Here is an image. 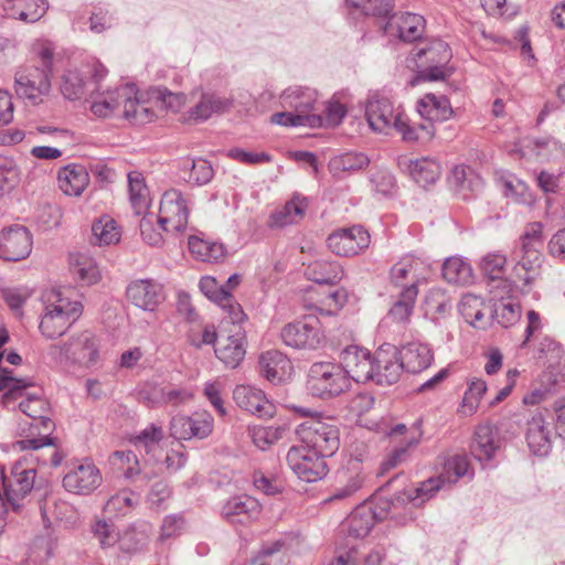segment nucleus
<instances>
[{"instance_id":"11","label":"nucleus","mask_w":565,"mask_h":565,"mask_svg":"<svg viewBox=\"0 0 565 565\" xmlns=\"http://www.w3.org/2000/svg\"><path fill=\"white\" fill-rule=\"evenodd\" d=\"M49 354L57 360L65 359L88 366L96 362L98 351L93 334L85 331L76 337H72L64 345H51Z\"/></svg>"},{"instance_id":"8","label":"nucleus","mask_w":565,"mask_h":565,"mask_svg":"<svg viewBox=\"0 0 565 565\" xmlns=\"http://www.w3.org/2000/svg\"><path fill=\"white\" fill-rule=\"evenodd\" d=\"M286 459L294 475L306 482L319 481L328 473L324 457L303 445L291 447Z\"/></svg>"},{"instance_id":"56","label":"nucleus","mask_w":565,"mask_h":565,"mask_svg":"<svg viewBox=\"0 0 565 565\" xmlns=\"http://www.w3.org/2000/svg\"><path fill=\"white\" fill-rule=\"evenodd\" d=\"M307 209V198L298 192H295L285 203V225L298 224L301 220H303Z\"/></svg>"},{"instance_id":"29","label":"nucleus","mask_w":565,"mask_h":565,"mask_svg":"<svg viewBox=\"0 0 565 565\" xmlns=\"http://www.w3.org/2000/svg\"><path fill=\"white\" fill-rule=\"evenodd\" d=\"M418 111L426 120L424 124H430L434 128L433 121H445L452 115L450 102L445 96H436L434 94H426L418 102Z\"/></svg>"},{"instance_id":"9","label":"nucleus","mask_w":565,"mask_h":565,"mask_svg":"<svg viewBox=\"0 0 565 565\" xmlns=\"http://www.w3.org/2000/svg\"><path fill=\"white\" fill-rule=\"evenodd\" d=\"M241 323L223 319L222 326L232 324V328L226 334L220 335V340L214 347L216 358L230 369H236L246 354V333Z\"/></svg>"},{"instance_id":"20","label":"nucleus","mask_w":565,"mask_h":565,"mask_svg":"<svg viewBox=\"0 0 565 565\" xmlns=\"http://www.w3.org/2000/svg\"><path fill=\"white\" fill-rule=\"evenodd\" d=\"M102 483V475L93 463H82L67 472L63 478V487L75 494H89Z\"/></svg>"},{"instance_id":"61","label":"nucleus","mask_w":565,"mask_h":565,"mask_svg":"<svg viewBox=\"0 0 565 565\" xmlns=\"http://www.w3.org/2000/svg\"><path fill=\"white\" fill-rule=\"evenodd\" d=\"M348 301V292L343 288L328 292L319 302L316 305L317 309L326 312L327 315H333L338 312Z\"/></svg>"},{"instance_id":"43","label":"nucleus","mask_w":565,"mask_h":565,"mask_svg":"<svg viewBox=\"0 0 565 565\" xmlns=\"http://www.w3.org/2000/svg\"><path fill=\"white\" fill-rule=\"evenodd\" d=\"M47 10L45 0H14L12 7V17L33 23L39 21Z\"/></svg>"},{"instance_id":"24","label":"nucleus","mask_w":565,"mask_h":565,"mask_svg":"<svg viewBox=\"0 0 565 565\" xmlns=\"http://www.w3.org/2000/svg\"><path fill=\"white\" fill-rule=\"evenodd\" d=\"M311 318L288 323L285 327V345L296 349H313L319 343L318 330Z\"/></svg>"},{"instance_id":"12","label":"nucleus","mask_w":565,"mask_h":565,"mask_svg":"<svg viewBox=\"0 0 565 565\" xmlns=\"http://www.w3.org/2000/svg\"><path fill=\"white\" fill-rule=\"evenodd\" d=\"M340 364L348 379L358 383L372 381L375 370V354L359 347H348L340 354Z\"/></svg>"},{"instance_id":"62","label":"nucleus","mask_w":565,"mask_h":565,"mask_svg":"<svg viewBox=\"0 0 565 565\" xmlns=\"http://www.w3.org/2000/svg\"><path fill=\"white\" fill-rule=\"evenodd\" d=\"M507 258L502 254H488L482 257L480 267L482 273L491 280L503 276Z\"/></svg>"},{"instance_id":"19","label":"nucleus","mask_w":565,"mask_h":565,"mask_svg":"<svg viewBox=\"0 0 565 565\" xmlns=\"http://www.w3.org/2000/svg\"><path fill=\"white\" fill-rule=\"evenodd\" d=\"M233 398L239 408L259 418H270L276 412L275 405L266 398L264 392L250 385H237Z\"/></svg>"},{"instance_id":"37","label":"nucleus","mask_w":565,"mask_h":565,"mask_svg":"<svg viewBox=\"0 0 565 565\" xmlns=\"http://www.w3.org/2000/svg\"><path fill=\"white\" fill-rule=\"evenodd\" d=\"M121 86L103 93H93L90 98L92 113L100 118H106L115 114V111L122 106V97L119 96Z\"/></svg>"},{"instance_id":"39","label":"nucleus","mask_w":565,"mask_h":565,"mask_svg":"<svg viewBox=\"0 0 565 565\" xmlns=\"http://www.w3.org/2000/svg\"><path fill=\"white\" fill-rule=\"evenodd\" d=\"M129 199L135 213L140 215L150 204L149 190L140 172L134 171L128 174Z\"/></svg>"},{"instance_id":"50","label":"nucleus","mask_w":565,"mask_h":565,"mask_svg":"<svg viewBox=\"0 0 565 565\" xmlns=\"http://www.w3.org/2000/svg\"><path fill=\"white\" fill-rule=\"evenodd\" d=\"M139 501V495L128 489H122L111 495L105 504V511L114 514H125Z\"/></svg>"},{"instance_id":"51","label":"nucleus","mask_w":565,"mask_h":565,"mask_svg":"<svg viewBox=\"0 0 565 565\" xmlns=\"http://www.w3.org/2000/svg\"><path fill=\"white\" fill-rule=\"evenodd\" d=\"M487 391L486 382L482 380L471 381L466 391L459 412L465 416L472 415L479 405V402Z\"/></svg>"},{"instance_id":"64","label":"nucleus","mask_w":565,"mask_h":565,"mask_svg":"<svg viewBox=\"0 0 565 565\" xmlns=\"http://www.w3.org/2000/svg\"><path fill=\"white\" fill-rule=\"evenodd\" d=\"M254 486L267 495H275L281 492L282 480L277 475L256 472L254 475Z\"/></svg>"},{"instance_id":"59","label":"nucleus","mask_w":565,"mask_h":565,"mask_svg":"<svg viewBox=\"0 0 565 565\" xmlns=\"http://www.w3.org/2000/svg\"><path fill=\"white\" fill-rule=\"evenodd\" d=\"M153 403L172 404L178 406L192 398V393L185 388H154Z\"/></svg>"},{"instance_id":"26","label":"nucleus","mask_w":565,"mask_h":565,"mask_svg":"<svg viewBox=\"0 0 565 565\" xmlns=\"http://www.w3.org/2000/svg\"><path fill=\"white\" fill-rule=\"evenodd\" d=\"M397 355L406 372L419 373L427 369L433 361L431 350L423 343L409 342L397 349Z\"/></svg>"},{"instance_id":"16","label":"nucleus","mask_w":565,"mask_h":565,"mask_svg":"<svg viewBox=\"0 0 565 565\" xmlns=\"http://www.w3.org/2000/svg\"><path fill=\"white\" fill-rule=\"evenodd\" d=\"M328 247L339 256H353L370 244V234L362 226L334 231L328 236Z\"/></svg>"},{"instance_id":"5","label":"nucleus","mask_w":565,"mask_h":565,"mask_svg":"<svg viewBox=\"0 0 565 565\" xmlns=\"http://www.w3.org/2000/svg\"><path fill=\"white\" fill-rule=\"evenodd\" d=\"M308 388L312 395L321 398L339 396L350 386L341 364L316 362L308 372Z\"/></svg>"},{"instance_id":"2","label":"nucleus","mask_w":565,"mask_h":565,"mask_svg":"<svg viewBox=\"0 0 565 565\" xmlns=\"http://www.w3.org/2000/svg\"><path fill=\"white\" fill-rule=\"evenodd\" d=\"M20 409L30 418L20 429L24 438L12 444L14 451H39L40 449L53 446V431L55 424L50 417V405L47 401L38 395H29L19 404Z\"/></svg>"},{"instance_id":"42","label":"nucleus","mask_w":565,"mask_h":565,"mask_svg":"<svg viewBox=\"0 0 565 565\" xmlns=\"http://www.w3.org/2000/svg\"><path fill=\"white\" fill-rule=\"evenodd\" d=\"M188 244L190 252L201 262L216 263L225 256L224 246L220 243L191 236Z\"/></svg>"},{"instance_id":"1","label":"nucleus","mask_w":565,"mask_h":565,"mask_svg":"<svg viewBox=\"0 0 565 565\" xmlns=\"http://www.w3.org/2000/svg\"><path fill=\"white\" fill-rule=\"evenodd\" d=\"M365 117L373 131L388 134L394 129L407 142L429 141L434 137L430 124L411 125L405 114H395L391 100L377 94L366 100Z\"/></svg>"},{"instance_id":"23","label":"nucleus","mask_w":565,"mask_h":565,"mask_svg":"<svg viewBox=\"0 0 565 565\" xmlns=\"http://www.w3.org/2000/svg\"><path fill=\"white\" fill-rule=\"evenodd\" d=\"M119 96L122 97V115L126 119L138 125H143L152 121L156 117L153 110L147 105V103L137 98V88L134 84H126L121 86Z\"/></svg>"},{"instance_id":"30","label":"nucleus","mask_w":565,"mask_h":565,"mask_svg":"<svg viewBox=\"0 0 565 565\" xmlns=\"http://www.w3.org/2000/svg\"><path fill=\"white\" fill-rule=\"evenodd\" d=\"M58 186L71 196H78L89 182V175L86 169L79 164H70L58 171Z\"/></svg>"},{"instance_id":"13","label":"nucleus","mask_w":565,"mask_h":565,"mask_svg":"<svg viewBox=\"0 0 565 565\" xmlns=\"http://www.w3.org/2000/svg\"><path fill=\"white\" fill-rule=\"evenodd\" d=\"M32 234L23 225H11L0 232V257L8 262L26 258L32 250Z\"/></svg>"},{"instance_id":"41","label":"nucleus","mask_w":565,"mask_h":565,"mask_svg":"<svg viewBox=\"0 0 565 565\" xmlns=\"http://www.w3.org/2000/svg\"><path fill=\"white\" fill-rule=\"evenodd\" d=\"M375 515L371 508H356L348 519V532L355 539L365 537L374 525Z\"/></svg>"},{"instance_id":"4","label":"nucleus","mask_w":565,"mask_h":565,"mask_svg":"<svg viewBox=\"0 0 565 565\" xmlns=\"http://www.w3.org/2000/svg\"><path fill=\"white\" fill-rule=\"evenodd\" d=\"M451 56L450 47L441 40H434L427 46L419 49L415 54L419 71L411 85L414 86L418 82L441 81L450 76L452 70L447 64Z\"/></svg>"},{"instance_id":"49","label":"nucleus","mask_w":565,"mask_h":565,"mask_svg":"<svg viewBox=\"0 0 565 565\" xmlns=\"http://www.w3.org/2000/svg\"><path fill=\"white\" fill-rule=\"evenodd\" d=\"M20 181L17 163L8 157L0 156V198L10 193Z\"/></svg>"},{"instance_id":"57","label":"nucleus","mask_w":565,"mask_h":565,"mask_svg":"<svg viewBox=\"0 0 565 565\" xmlns=\"http://www.w3.org/2000/svg\"><path fill=\"white\" fill-rule=\"evenodd\" d=\"M190 419L192 438L204 439L212 434L214 418L209 412H195L190 416Z\"/></svg>"},{"instance_id":"22","label":"nucleus","mask_w":565,"mask_h":565,"mask_svg":"<svg viewBox=\"0 0 565 565\" xmlns=\"http://www.w3.org/2000/svg\"><path fill=\"white\" fill-rule=\"evenodd\" d=\"M260 514V504L248 495H236L222 508L223 518L232 524H247Z\"/></svg>"},{"instance_id":"35","label":"nucleus","mask_w":565,"mask_h":565,"mask_svg":"<svg viewBox=\"0 0 565 565\" xmlns=\"http://www.w3.org/2000/svg\"><path fill=\"white\" fill-rule=\"evenodd\" d=\"M486 308L484 300L472 294L463 295L458 303V310L466 322L475 328H484L487 326Z\"/></svg>"},{"instance_id":"7","label":"nucleus","mask_w":565,"mask_h":565,"mask_svg":"<svg viewBox=\"0 0 565 565\" xmlns=\"http://www.w3.org/2000/svg\"><path fill=\"white\" fill-rule=\"evenodd\" d=\"M46 484L45 479H36L34 468H24L21 462H17L11 469L10 477L3 478L6 501L15 511L26 495L32 491H41Z\"/></svg>"},{"instance_id":"53","label":"nucleus","mask_w":565,"mask_h":565,"mask_svg":"<svg viewBox=\"0 0 565 565\" xmlns=\"http://www.w3.org/2000/svg\"><path fill=\"white\" fill-rule=\"evenodd\" d=\"M164 433L161 427L150 424L136 435L131 441L137 449H143L149 454L163 439Z\"/></svg>"},{"instance_id":"47","label":"nucleus","mask_w":565,"mask_h":565,"mask_svg":"<svg viewBox=\"0 0 565 565\" xmlns=\"http://www.w3.org/2000/svg\"><path fill=\"white\" fill-rule=\"evenodd\" d=\"M71 270L83 285H94L100 278L96 263L84 255H79L71 263Z\"/></svg>"},{"instance_id":"31","label":"nucleus","mask_w":565,"mask_h":565,"mask_svg":"<svg viewBox=\"0 0 565 565\" xmlns=\"http://www.w3.org/2000/svg\"><path fill=\"white\" fill-rule=\"evenodd\" d=\"M305 276L319 285H334L343 277V268L338 262L316 259L305 269Z\"/></svg>"},{"instance_id":"27","label":"nucleus","mask_w":565,"mask_h":565,"mask_svg":"<svg viewBox=\"0 0 565 565\" xmlns=\"http://www.w3.org/2000/svg\"><path fill=\"white\" fill-rule=\"evenodd\" d=\"M423 269L424 263L420 259L406 256L391 268L390 278L395 286L417 287L418 282L425 278Z\"/></svg>"},{"instance_id":"63","label":"nucleus","mask_w":565,"mask_h":565,"mask_svg":"<svg viewBox=\"0 0 565 565\" xmlns=\"http://www.w3.org/2000/svg\"><path fill=\"white\" fill-rule=\"evenodd\" d=\"M363 486V478L355 473L354 476L350 477L348 482L334 489L332 494L324 500L326 503L337 502V501H345L350 498H352Z\"/></svg>"},{"instance_id":"52","label":"nucleus","mask_w":565,"mask_h":565,"mask_svg":"<svg viewBox=\"0 0 565 565\" xmlns=\"http://www.w3.org/2000/svg\"><path fill=\"white\" fill-rule=\"evenodd\" d=\"M366 15L386 17L394 8V0H345Z\"/></svg>"},{"instance_id":"46","label":"nucleus","mask_w":565,"mask_h":565,"mask_svg":"<svg viewBox=\"0 0 565 565\" xmlns=\"http://www.w3.org/2000/svg\"><path fill=\"white\" fill-rule=\"evenodd\" d=\"M370 164V159L362 152H345L334 157L330 162V168L334 173L355 172L363 170Z\"/></svg>"},{"instance_id":"17","label":"nucleus","mask_w":565,"mask_h":565,"mask_svg":"<svg viewBox=\"0 0 565 565\" xmlns=\"http://www.w3.org/2000/svg\"><path fill=\"white\" fill-rule=\"evenodd\" d=\"M405 371L397 355V348L384 344L375 352V370L372 381L380 385L396 383Z\"/></svg>"},{"instance_id":"45","label":"nucleus","mask_w":565,"mask_h":565,"mask_svg":"<svg viewBox=\"0 0 565 565\" xmlns=\"http://www.w3.org/2000/svg\"><path fill=\"white\" fill-rule=\"evenodd\" d=\"M92 234V242L98 245L115 244L120 238L115 220L108 215H104L93 223Z\"/></svg>"},{"instance_id":"58","label":"nucleus","mask_w":565,"mask_h":565,"mask_svg":"<svg viewBox=\"0 0 565 565\" xmlns=\"http://www.w3.org/2000/svg\"><path fill=\"white\" fill-rule=\"evenodd\" d=\"M85 83L77 71H68L62 77L61 92L71 100L78 99L84 94Z\"/></svg>"},{"instance_id":"55","label":"nucleus","mask_w":565,"mask_h":565,"mask_svg":"<svg viewBox=\"0 0 565 565\" xmlns=\"http://www.w3.org/2000/svg\"><path fill=\"white\" fill-rule=\"evenodd\" d=\"M427 313L434 319L445 317L451 309V299L443 290L434 289L426 297Z\"/></svg>"},{"instance_id":"3","label":"nucleus","mask_w":565,"mask_h":565,"mask_svg":"<svg viewBox=\"0 0 565 565\" xmlns=\"http://www.w3.org/2000/svg\"><path fill=\"white\" fill-rule=\"evenodd\" d=\"M49 303L40 322V330L47 339L63 335L67 329L79 318L83 307L78 301H70L61 290H51L47 294Z\"/></svg>"},{"instance_id":"36","label":"nucleus","mask_w":565,"mask_h":565,"mask_svg":"<svg viewBox=\"0 0 565 565\" xmlns=\"http://www.w3.org/2000/svg\"><path fill=\"white\" fill-rule=\"evenodd\" d=\"M31 379H17L12 370L3 369L0 373V392H3L2 403L9 406L12 402L21 397L28 387L33 386Z\"/></svg>"},{"instance_id":"32","label":"nucleus","mask_w":565,"mask_h":565,"mask_svg":"<svg viewBox=\"0 0 565 565\" xmlns=\"http://www.w3.org/2000/svg\"><path fill=\"white\" fill-rule=\"evenodd\" d=\"M390 26L396 28L399 40L414 42L420 39L424 33L425 19L420 14L403 12L393 17Z\"/></svg>"},{"instance_id":"28","label":"nucleus","mask_w":565,"mask_h":565,"mask_svg":"<svg viewBox=\"0 0 565 565\" xmlns=\"http://www.w3.org/2000/svg\"><path fill=\"white\" fill-rule=\"evenodd\" d=\"M542 247L521 245L519 260L514 266V275L524 285H530L539 275L543 263Z\"/></svg>"},{"instance_id":"6","label":"nucleus","mask_w":565,"mask_h":565,"mask_svg":"<svg viewBox=\"0 0 565 565\" xmlns=\"http://www.w3.org/2000/svg\"><path fill=\"white\" fill-rule=\"evenodd\" d=\"M316 100L317 92L312 88L289 86L285 89V102L295 110V113L285 111V126L321 127L323 125V117L311 114Z\"/></svg>"},{"instance_id":"44","label":"nucleus","mask_w":565,"mask_h":565,"mask_svg":"<svg viewBox=\"0 0 565 565\" xmlns=\"http://www.w3.org/2000/svg\"><path fill=\"white\" fill-rule=\"evenodd\" d=\"M443 276L450 284L467 285L472 281V269L461 258L450 257L443 265Z\"/></svg>"},{"instance_id":"38","label":"nucleus","mask_w":565,"mask_h":565,"mask_svg":"<svg viewBox=\"0 0 565 565\" xmlns=\"http://www.w3.org/2000/svg\"><path fill=\"white\" fill-rule=\"evenodd\" d=\"M408 169L413 180L422 186L435 183L441 172L440 164L431 158L411 161Z\"/></svg>"},{"instance_id":"34","label":"nucleus","mask_w":565,"mask_h":565,"mask_svg":"<svg viewBox=\"0 0 565 565\" xmlns=\"http://www.w3.org/2000/svg\"><path fill=\"white\" fill-rule=\"evenodd\" d=\"M497 429L489 424L479 425L475 431L471 452L478 460H490L498 449Z\"/></svg>"},{"instance_id":"48","label":"nucleus","mask_w":565,"mask_h":565,"mask_svg":"<svg viewBox=\"0 0 565 565\" xmlns=\"http://www.w3.org/2000/svg\"><path fill=\"white\" fill-rule=\"evenodd\" d=\"M90 532L102 548L114 546L119 540V531L111 521L96 518L90 525Z\"/></svg>"},{"instance_id":"10","label":"nucleus","mask_w":565,"mask_h":565,"mask_svg":"<svg viewBox=\"0 0 565 565\" xmlns=\"http://www.w3.org/2000/svg\"><path fill=\"white\" fill-rule=\"evenodd\" d=\"M300 434L306 447L324 458L334 455L340 447V433L334 425L321 422L301 425Z\"/></svg>"},{"instance_id":"18","label":"nucleus","mask_w":565,"mask_h":565,"mask_svg":"<svg viewBox=\"0 0 565 565\" xmlns=\"http://www.w3.org/2000/svg\"><path fill=\"white\" fill-rule=\"evenodd\" d=\"M201 291L212 301L216 302L224 311L227 312V317L236 322H243L246 319L239 303H237L228 289L221 285L215 278L206 276L200 280Z\"/></svg>"},{"instance_id":"33","label":"nucleus","mask_w":565,"mask_h":565,"mask_svg":"<svg viewBox=\"0 0 565 565\" xmlns=\"http://www.w3.org/2000/svg\"><path fill=\"white\" fill-rule=\"evenodd\" d=\"M232 99L214 94H203L200 102L190 108L189 119L204 121L214 114H223L232 107Z\"/></svg>"},{"instance_id":"21","label":"nucleus","mask_w":565,"mask_h":565,"mask_svg":"<svg viewBox=\"0 0 565 565\" xmlns=\"http://www.w3.org/2000/svg\"><path fill=\"white\" fill-rule=\"evenodd\" d=\"M127 297L135 306L148 311H153L164 299L161 285L151 279H139L129 284Z\"/></svg>"},{"instance_id":"14","label":"nucleus","mask_w":565,"mask_h":565,"mask_svg":"<svg viewBox=\"0 0 565 565\" xmlns=\"http://www.w3.org/2000/svg\"><path fill=\"white\" fill-rule=\"evenodd\" d=\"M189 209L182 193L175 189L163 193L160 201L159 225L168 231L167 225L171 224L173 230L182 232L188 224Z\"/></svg>"},{"instance_id":"54","label":"nucleus","mask_w":565,"mask_h":565,"mask_svg":"<svg viewBox=\"0 0 565 565\" xmlns=\"http://www.w3.org/2000/svg\"><path fill=\"white\" fill-rule=\"evenodd\" d=\"M492 317L503 328L514 324L521 316V307L513 301H500L491 310Z\"/></svg>"},{"instance_id":"25","label":"nucleus","mask_w":565,"mask_h":565,"mask_svg":"<svg viewBox=\"0 0 565 565\" xmlns=\"http://www.w3.org/2000/svg\"><path fill=\"white\" fill-rule=\"evenodd\" d=\"M525 439L531 451L545 456L551 449V431L541 412L534 414L526 423Z\"/></svg>"},{"instance_id":"15","label":"nucleus","mask_w":565,"mask_h":565,"mask_svg":"<svg viewBox=\"0 0 565 565\" xmlns=\"http://www.w3.org/2000/svg\"><path fill=\"white\" fill-rule=\"evenodd\" d=\"M51 89L50 75L40 67L30 71H21L15 74V92L21 98L28 99L31 104L42 103Z\"/></svg>"},{"instance_id":"40","label":"nucleus","mask_w":565,"mask_h":565,"mask_svg":"<svg viewBox=\"0 0 565 565\" xmlns=\"http://www.w3.org/2000/svg\"><path fill=\"white\" fill-rule=\"evenodd\" d=\"M418 295L416 286H408L404 288L388 311L387 317L394 322L405 323L409 320L413 312L414 305Z\"/></svg>"},{"instance_id":"60","label":"nucleus","mask_w":565,"mask_h":565,"mask_svg":"<svg viewBox=\"0 0 565 565\" xmlns=\"http://www.w3.org/2000/svg\"><path fill=\"white\" fill-rule=\"evenodd\" d=\"M282 361V354L279 351L270 350L264 352L259 356V367L262 374L270 382H280L278 376L277 366Z\"/></svg>"}]
</instances>
